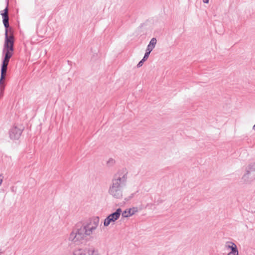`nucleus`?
<instances>
[{
	"label": "nucleus",
	"mask_w": 255,
	"mask_h": 255,
	"mask_svg": "<svg viewBox=\"0 0 255 255\" xmlns=\"http://www.w3.org/2000/svg\"><path fill=\"white\" fill-rule=\"evenodd\" d=\"M146 61V60H144V59H143V58H142V59H141V60H140V61L138 63V64H137V65H136V67H137V68H139V67H141V66L143 65V63H144V62L145 61Z\"/></svg>",
	"instance_id": "obj_19"
},
{
	"label": "nucleus",
	"mask_w": 255,
	"mask_h": 255,
	"mask_svg": "<svg viewBox=\"0 0 255 255\" xmlns=\"http://www.w3.org/2000/svg\"><path fill=\"white\" fill-rule=\"evenodd\" d=\"M87 252L86 248L84 249H79L75 250L73 252V255H86Z\"/></svg>",
	"instance_id": "obj_13"
},
{
	"label": "nucleus",
	"mask_w": 255,
	"mask_h": 255,
	"mask_svg": "<svg viewBox=\"0 0 255 255\" xmlns=\"http://www.w3.org/2000/svg\"><path fill=\"white\" fill-rule=\"evenodd\" d=\"M130 209V211L131 212V213L132 214V215H134L136 212L138 211V209L137 207H132L129 208Z\"/></svg>",
	"instance_id": "obj_20"
},
{
	"label": "nucleus",
	"mask_w": 255,
	"mask_h": 255,
	"mask_svg": "<svg viewBox=\"0 0 255 255\" xmlns=\"http://www.w3.org/2000/svg\"><path fill=\"white\" fill-rule=\"evenodd\" d=\"M3 176L2 174H0V186L1 185L3 181Z\"/></svg>",
	"instance_id": "obj_22"
},
{
	"label": "nucleus",
	"mask_w": 255,
	"mask_h": 255,
	"mask_svg": "<svg viewBox=\"0 0 255 255\" xmlns=\"http://www.w3.org/2000/svg\"><path fill=\"white\" fill-rule=\"evenodd\" d=\"M6 6L0 11L2 18V22L5 28L4 42L2 49V53L13 54L14 48V38L12 35H8V32L12 31V28L9 26L8 11V0H6Z\"/></svg>",
	"instance_id": "obj_1"
},
{
	"label": "nucleus",
	"mask_w": 255,
	"mask_h": 255,
	"mask_svg": "<svg viewBox=\"0 0 255 255\" xmlns=\"http://www.w3.org/2000/svg\"><path fill=\"white\" fill-rule=\"evenodd\" d=\"M144 25V23H141L140 26H139V28H141L143 27V25Z\"/></svg>",
	"instance_id": "obj_24"
},
{
	"label": "nucleus",
	"mask_w": 255,
	"mask_h": 255,
	"mask_svg": "<svg viewBox=\"0 0 255 255\" xmlns=\"http://www.w3.org/2000/svg\"><path fill=\"white\" fill-rule=\"evenodd\" d=\"M86 250L88 255H99L98 250H95L94 248H86Z\"/></svg>",
	"instance_id": "obj_11"
},
{
	"label": "nucleus",
	"mask_w": 255,
	"mask_h": 255,
	"mask_svg": "<svg viewBox=\"0 0 255 255\" xmlns=\"http://www.w3.org/2000/svg\"><path fill=\"white\" fill-rule=\"evenodd\" d=\"M203 1L204 3L207 4L209 3V0H203Z\"/></svg>",
	"instance_id": "obj_23"
},
{
	"label": "nucleus",
	"mask_w": 255,
	"mask_h": 255,
	"mask_svg": "<svg viewBox=\"0 0 255 255\" xmlns=\"http://www.w3.org/2000/svg\"><path fill=\"white\" fill-rule=\"evenodd\" d=\"M156 43V38L155 37L152 38L150 41H149L148 44L147 45L146 49H147V50H149L150 51H152L155 47Z\"/></svg>",
	"instance_id": "obj_10"
},
{
	"label": "nucleus",
	"mask_w": 255,
	"mask_h": 255,
	"mask_svg": "<svg viewBox=\"0 0 255 255\" xmlns=\"http://www.w3.org/2000/svg\"><path fill=\"white\" fill-rule=\"evenodd\" d=\"M121 178H122V183L124 184H125L126 181H127V173L125 174L122 176V177H121Z\"/></svg>",
	"instance_id": "obj_18"
},
{
	"label": "nucleus",
	"mask_w": 255,
	"mask_h": 255,
	"mask_svg": "<svg viewBox=\"0 0 255 255\" xmlns=\"http://www.w3.org/2000/svg\"><path fill=\"white\" fill-rule=\"evenodd\" d=\"M122 218H128L132 216V214L129 208L126 209L121 213Z\"/></svg>",
	"instance_id": "obj_12"
},
{
	"label": "nucleus",
	"mask_w": 255,
	"mask_h": 255,
	"mask_svg": "<svg viewBox=\"0 0 255 255\" xmlns=\"http://www.w3.org/2000/svg\"><path fill=\"white\" fill-rule=\"evenodd\" d=\"M99 223V217L96 216L89 219L88 222L85 225L86 226H87V228L92 234L93 231L95 230L97 228Z\"/></svg>",
	"instance_id": "obj_7"
},
{
	"label": "nucleus",
	"mask_w": 255,
	"mask_h": 255,
	"mask_svg": "<svg viewBox=\"0 0 255 255\" xmlns=\"http://www.w3.org/2000/svg\"><path fill=\"white\" fill-rule=\"evenodd\" d=\"M109 193L116 199H121L123 196V191L121 188L117 189L113 188V187H110Z\"/></svg>",
	"instance_id": "obj_8"
},
{
	"label": "nucleus",
	"mask_w": 255,
	"mask_h": 255,
	"mask_svg": "<svg viewBox=\"0 0 255 255\" xmlns=\"http://www.w3.org/2000/svg\"><path fill=\"white\" fill-rule=\"evenodd\" d=\"M136 193H132L128 197V198H126L125 200L126 201H129V200L131 199L136 194Z\"/></svg>",
	"instance_id": "obj_21"
},
{
	"label": "nucleus",
	"mask_w": 255,
	"mask_h": 255,
	"mask_svg": "<svg viewBox=\"0 0 255 255\" xmlns=\"http://www.w3.org/2000/svg\"><path fill=\"white\" fill-rule=\"evenodd\" d=\"M79 226L78 225H76V228L71 233L69 238V240L75 243H81L83 244V242L82 241H88L93 239L90 236L91 233L87 228V226H86L85 224L82 225L79 228H78Z\"/></svg>",
	"instance_id": "obj_2"
},
{
	"label": "nucleus",
	"mask_w": 255,
	"mask_h": 255,
	"mask_svg": "<svg viewBox=\"0 0 255 255\" xmlns=\"http://www.w3.org/2000/svg\"><path fill=\"white\" fill-rule=\"evenodd\" d=\"M242 179L246 183H250L255 180V162L249 164L246 167Z\"/></svg>",
	"instance_id": "obj_4"
},
{
	"label": "nucleus",
	"mask_w": 255,
	"mask_h": 255,
	"mask_svg": "<svg viewBox=\"0 0 255 255\" xmlns=\"http://www.w3.org/2000/svg\"><path fill=\"white\" fill-rule=\"evenodd\" d=\"M226 244V247L228 249H230L231 251H232V250L234 248H238L237 245L233 242H228Z\"/></svg>",
	"instance_id": "obj_14"
},
{
	"label": "nucleus",
	"mask_w": 255,
	"mask_h": 255,
	"mask_svg": "<svg viewBox=\"0 0 255 255\" xmlns=\"http://www.w3.org/2000/svg\"><path fill=\"white\" fill-rule=\"evenodd\" d=\"M227 255H239V251L238 248H234L229 252Z\"/></svg>",
	"instance_id": "obj_15"
},
{
	"label": "nucleus",
	"mask_w": 255,
	"mask_h": 255,
	"mask_svg": "<svg viewBox=\"0 0 255 255\" xmlns=\"http://www.w3.org/2000/svg\"><path fill=\"white\" fill-rule=\"evenodd\" d=\"M116 163L115 159L112 158H110L107 162V164L108 166H113Z\"/></svg>",
	"instance_id": "obj_16"
},
{
	"label": "nucleus",
	"mask_w": 255,
	"mask_h": 255,
	"mask_svg": "<svg viewBox=\"0 0 255 255\" xmlns=\"http://www.w3.org/2000/svg\"><path fill=\"white\" fill-rule=\"evenodd\" d=\"M117 174L114 175V178L112 180V185L110 187H113V188H121L122 186V178L121 177H117Z\"/></svg>",
	"instance_id": "obj_9"
},
{
	"label": "nucleus",
	"mask_w": 255,
	"mask_h": 255,
	"mask_svg": "<svg viewBox=\"0 0 255 255\" xmlns=\"http://www.w3.org/2000/svg\"><path fill=\"white\" fill-rule=\"evenodd\" d=\"M151 52V51H150L149 50H147V49H146L145 52L144 56L143 57V59H144V60H147L149 57V56Z\"/></svg>",
	"instance_id": "obj_17"
},
{
	"label": "nucleus",
	"mask_w": 255,
	"mask_h": 255,
	"mask_svg": "<svg viewBox=\"0 0 255 255\" xmlns=\"http://www.w3.org/2000/svg\"><path fill=\"white\" fill-rule=\"evenodd\" d=\"M122 213V210L121 208L117 209L115 212L111 213L106 218L104 221V226L108 227L110 223L115 222L118 220Z\"/></svg>",
	"instance_id": "obj_5"
},
{
	"label": "nucleus",
	"mask_w": 255,
	"mask_h": 255,
	"mask_svg": "<svg viewBox=\"0 0 255 255\" xmlns=\"http://www.w3.org/2000/svg\"><path fill=\"white\" fill-rule=\"evenodd\" d=\"M13 54L2 53V61L0 65V99L3 97L6 86L4 82V79L6 74L7 66L9 64L10 58Z\"/></svg>",
	"instance_id": "obj_3"
},
{
	"label": "nucleus",
	"mask_w": 255,
	"mask_h": 255,
	"mask_svg": "<svg viewBox=\"0 0 255 255\" xmlns=\"http://www.w3.org/2000/svg\"><path fill=\"white\" fill-rule=\"evenodd\" d=\"M23 128H19L16 126L12 127L9 131V137L12 140H18L23 130Z\"/></svg>",
	"instance_id": "obj_6"
}]
</instances>
